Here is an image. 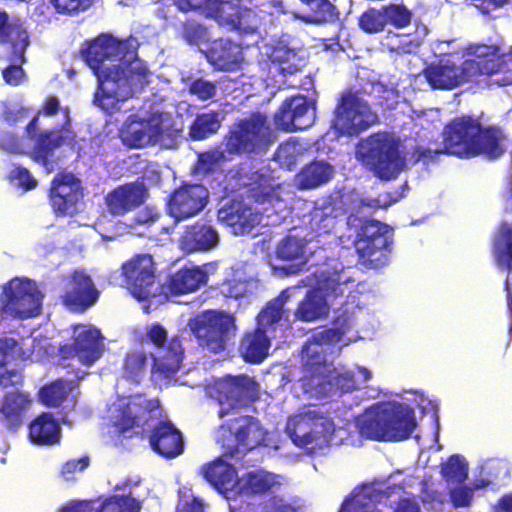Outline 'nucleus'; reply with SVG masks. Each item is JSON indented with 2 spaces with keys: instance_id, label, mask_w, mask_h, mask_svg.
<instances>
[{
  "instance_id": "nucleus-1",
  "label": "nucleus",
  "mask_w": 512,
  "mask_h": 512,
  "mask_svg": "<svg viewBox=\"0 0 512 512\" xmlns=\"http://www.w3.org/2000/svg\"><path fill=\"white\" fill-rule=\"evenodd\" d=\"M133 38L117 39L102 33L81 49V56L97 78L93 102L106 114L121 111V104L149 82L147 64L137 56Z\"/></svg>"
},
{
  "instance_id": "nucleus-2",
  "label": "nucleus",
  "mask_w": 512,
  "mask_h": 512,
  "mask_svg": "<svg viewBox=\"0 0 512 512\" xmlns=\"http://www.w3.org/2000/svg\"><path fill=\"white\" fill-rule=\"evenodd\" d=\"M443 149H431L421 145L414 147L411 155L415 162L428 164L441 153L461 158L485 155L497 159L505 153V135L495 126L483 127L471 116L452 119L444 127Z\"/></svg>"
},
{
  "instance_id": "nucleus-3",
  "label": "nucleus",
  "mask_w": 512,
  "mask_h": 512,
  "mask_svg": "<svg viewBox=\"0 0 512 512\" xmlns=\"http://www.w3.org/2000/svg\"><path fill=\"white\" fill-rule=\"evenodd\" d=\"M275 135L266 114L253 112L248 117L236 120L223 136L224 148L198 154V164L211 172L223 162L235 156H254L265 153L274 142Z\"/></svg>"
},
{
  "instance_id": "nucleus-4",
  "label": "nucleus",
  "mask_w": 512,
  "mask_h": 512,
  "mask_svg": "<svg viewBox=\"0 0 512 512\" xmlns=\"http://www.w3.org/2000/svg\"><path fill=\"white\" fill-rule=\"evenodd\" d=\"M471 56L461 65L450 60L440 59L428 64L422 74L433 90H452L470 82L479 75H493L503 71V55L492 46L474 45L468 48Z\"/></svg>"
},
{
  "instance_id": "nucleus-5",
  "label": "nucleus",
  "mask_w": 512,
  "mask_h": 512,
  "mask_svg": "<svg viewBox=\"0 0 512 512\" xmlns=\"http://www.w3.org/2000/svg\"><path fill=\"white\" fill-rule=\"evenodd\" d=\"M346 224L354 233L353 246L362 266L380 269L389 263L394 233L388 224L355 214L347 216Z\"/></svg>"
},
{
  "instance_id": "nucleus-6",
  "label": "nucleus",
  "mask_w": 512,
  "mask_h": 512,
  "mask_svg": "<svg viewBox=\"0 0 512 512\" xmlns=\"http://www.w3.org/2000/svg\"><path fill=\"white\" fill-rule=\"evenodd\" d=\"M416 426L415 412L410 406L389 402L367 411L359 423V432L371 440L400 442L410 438Z\"/></svg>"
},
{
  "instance_id": "nucleus-7",
  "label": "nucleus",
  "mask_w": 512,
  "mask_h": 512,
  "mask_svg": "<svg viewBox=\"0 0 512 512\" xmlns=\"http://www.w3.org/2000/svg\"><path fill=\"white\" fill-rule=\"evenodd\" d=\"M378 122V115L360 90H345L334 108L332 128L338 137H357Z\"/></svg>"
},
{
  "instance_id": "nucleus-8",
  "label": "nucleus",
  "mask_w": 512,
  "mask_h": 512,
  "mask_svg": "<svg viewBox=\"0 0 512 512\" xmlns=\"http://www.w3.org/2000/svg\"><path fill=\"white\" fill-rule=\"evenodd\" d=\"M266 439V431L260 421L253 416L245 415L229 420L220 426L217 443L226 458H239L247 452L262 445Z\"/></svg>"
},
{
  "instance_id": "nucleus-9",
  "label": "nucleus",
  "mask_w": 512,
  "mask_h": 512,
  "mask_svg": "<svg viewBox=\"0 0 512 512\" xmlns=\"http://www.w3.org/2000/svg\"><path fill=\"white\" fill-rule=\"evenodd\" d=\"M189 327L199 346L212 353L225 351L237 331L235 317L218 310L203 311L190 321Z\"/></svg>"
},
{
  "instance_id": "nucleus-10",
  "label": "nucleus",
  "mask_w": 512,
  "mask_h": 512,
  "mask_svg": "<svg viewBox=\"0 0 512 512\" xmlns=\"http://www.w3.org/2000/svg\"><path fill=\"white\" fill-rule=\"evenodd\" d=\"M286 429L297 447L315 449L329 444L335 424L326 414L307 408L290 417Z\"/></svg>"
},
{
  "instance_id": "nucleus-11",
  "label": "nucleus",
  "mask_w": 512,
  "mask_h": 512,
  "mask_svg": "<svg viewBox=\"0 0 512 512\" xmlns=\"http://www.w3.org/2000/svg\"><path fill=\"white\" fill-rule=\"evenodd\" d=\"M353 282L342 272L323 273L318 280L319 288L309 289L294 311L295 320L313 322L329 314L327 297L343 296V286Z\"/></svg>"
},
{
  "instance_id": "nucleus-12",
  "label": "nucleus",
  "mask_w": 512,
  "mask_h": 512,
  "mask_svg": "<svg viewBox=\"0 0 512 512\" xmlns=\"http://www.w3.org/2000/svg\"><path fill=\"white\" fill-rule=\"evenodd\" d=\"M211 396L218 402V416L223 418L234 410L246 408L259 399L257 381L246 375H226L216 380Z\"/></svg>"
},
{
  "instance_id": "nucleus-13",
  "label": "nucleus",
  "mask_w": 512,
  "mask_h": 512,
  "mask_svg": "<svg viewBox=\"0 0 512 512\" xmlns=\"http://www.w3.org/2000/svg\"><path fill=\"white\" fill-rule=\"evenodd\" d=\"M38 117L34 116L26 125V132L34 139L31 156L47 172H53L60 160L55 152L63 146L74 149L77 145L76 134L69 127L59 126L36 133Z\"/></svg>"
},
{
  "instance_id": "nucleus-14",
  "label": "nucleus",
  "mask_w": 512,
  "mask_h": 512,
  "mask_svg": "<svg viewBox=\"0 0 512 512\" xmlns=\"http://www.w3.org/2000/svg\"><path fill=\"white\" fill-rule=\"evenodd\" d=\"M42 295L36 283L30 279L14 278L3 285L0 294V308L3 312L19 319L40 314Z\"/></svg>"
},
{
  "instance_id": "nucleus-15",
  "label": "nucleus",
  "mask_w": 512,
  "mask_h": 512,
  "mask_svg": "<svg viewBox=\"0 0 512 512\" xmlns=\"http://www.w3.org/2000/svg\"><path fill=\"white\" fill-rule=\"evenodd\" d=\"M146 337L154 347L163 349L160 356H152V373L157 374L162 379L173 378L180 370L184 358V347L181 338L178 335L168 338L166 328L159 322L150 325Z\"/></svg>"
},
{
  "instance_id": "nucleus-16",
  "label": "nucleus",
  "mask_w": 512,
  "mask_h": 512,
  "mask_svg": "<svg viewBox=\"0 0 512 512\" xmlns=\"http://www.w3.org/2000/svg\"><path fill=\"white\" fill-rule=\"evenodd\" d=\"M104 352L103 337L99 329L92 326L74 328L72 342L58 349L62 360L77 358L82 365L91 366Z\"/></svg>"
},
{
  "instance_id": "nucleus-17",
  "label": "nucleus",
  "mask_w": 512,
  "mask_h": 512,
  "mask_svg": "<svg viewBox=\"0 0 512 512\" xmlns=\"http://www.w3.org/2000/svg\"><path fill=\"white\" fill-rule=\"evenodd\" d=\"M121 274L127 287L138 300H147L155 294L156 267L151 255L133 256L122 264Z\"/></svg>"
},
{
  "instance_id": "nucleus-18",
  "label": "nucleus",
  "mask_w": 512,
  "mask_h": 512,
  "mask_svg": "<svg viewBox=\"0 0 512 512\" xmlns=\"http://www.w3.org/2000/svg\"><path fill=\"white\" fill-rule=\"evenodd\" d=\"M367 161L374 174L383 180H390L399 173L397 144L386 134H374L368 139Z\"/></svg>"
},
{
  "instance_id": "nucleus-19",
  "label": "nucleus",
  "mask_w": 512,
  "mask_h": 512,
  "mask_svg": "<svg viewBox=\"0 0 512 512\" xmlns=\"http://www.w3.org/2000/svg\"><path fill=\"white\" fill-rule=\"evenodd\" d=\"M208 203V191L202 184L182 183L168 196L166 209L176 222L199 214Z\"/></svg>"
},
{
  "instance_id": "nucleus-20",
  "label": "nucleus",
  "mask_w": 512,
  "mask_h": 512,
  "mask_svg": "<svg viewBox=\"0 0 512 512\" xmlns=\"http://www.w3.org/2000/svg\"><path fill=\"white\" fill-rule=\"evenodd\" d=\"M141 437L148 440L153 452L164 459H174L183 454L185 441L182 432L169 420H158L142 428Z\"/></svg>"
},
{
  "instance_id": "nucleus-21",
  "label": "nucleus",
  "mask_w": 512,
  "mask_h": 512,
  "mask_svg": "<svg viewBox=\"0 0 512 512\" xmlns=\"http://www.w3.org/2000/svg\"><path fill=\"white\" fill-rule=\"evenodd\" d=\"M83 196L80 181L72 174L59 173L51 181L49 200L52 210L57 217L74 216L77 214Z\"/></svg>"
},
{
  "instance_id": "nucleus-22",
  "label": "nucleus",
  "mask_w": 512,
  "mask_h": 512,
  "mask_svg": "<svg viewBox=\"0 0 512 512\" xmlns=\"http://www.w3.org/2000/svg\"><path fill=\"white\" fill-rule=\"evenodd\" d=\"M314 120L315 112L303 95L287 97L273 115L275 127L284 132L305 130Z\"/></svg>"
},
{
  "instance_id": "nucleus-23",
  "label": "nucleus",
  "mask_w": 512,
  "mask_h": 512,
  "mask_svg": "<svg viewBox=\"0 0 512 512\" xmlns=\"http://www.w3.org/2000/svg\"><path fill=\"white\" fill-rule=\"evenodd\" d=\"M218 221L230 228L231 233L242 236L260 224L261 213L245 202L242 196L227 200L217 211Z\"/></svg>"
},
{
  "instance_id": "nucleus-24",
  "label": "nucleus",
  "mask_w": 512,
  "mask_h": 512,
  "mask_svg": "<svg viewBox=\"0 0 512 512\" xmlns=\"http://www.w3.org/2000/svg\"><path fill=\"white\" fill-rule=\"evenodd\" d=\"M99 296L100 291L91 276L83 270H75L66 283L61 300L69 310L84 312L98 301Z\"/></svg>"
},
{
  "instance_id": "nucleus-25",
  "label": "nucleus",
  "mask_w": 512,
  "mask_h": 512,
  "mask_svg": "<svg viewBox=\"0 0 512 512\" xmlns=\"http://www.w3.org/2000/svg\"><path fill=\"white\" fill-rule=\"evenodd\" d=\"M148 196L142 181L124 183L109 191L105 196L107 210L113 216H123L140 207Z\"/></svg>"
},
{
  "instance_id": "nucleus-26",
  "label": "nucleus",
  "mask_w": 512,
  "mask_h": 512,
  "mask_svg": "<svg viewBox=\"0 0 512 512\" xmlns=\"http://www.w3.org/2000/svg\"><path fill=\"white\" fill-rule=\"evenodd\" d=\"M33 398L27 391L6 392L0 402V423L9 431H17L31 409Z\"/></svg>"
},
{
  "instance_id": "nucleus-27",
  "label": "nucleus",
  "mask_w": 512,
  "mask_h": 512,
  "mask_svg": "<svg viewBox=\"0 0 512 512\" xmlns=\"http://www.w3.org/2000/svg\"><path fill=\"white\" fill-rule=\"evenodd\" d=\"M205 57L215 70L224 72L240 69L244 61L241 45L224 38L213 40L205 51Z\"/></svg>"
},
{
  "instance_id": "nucleus-28",
  "label": "nucleus",
  "mask_w": 512,
  "mask_h": 512,
  "mask_svg": "<svg viewBox=\"0 0 512 512\" xmlns=\"http://www.w3.org/2000/svg\"><path fill=\"white\" fill-rule=\"evenodd\" d=\"M236 189L259 204L269 201L274 194L271 178L258 170L239 169L235 173Z\"/></svg>"
},
{
  "instance_id": "nucleus-29",
  "label": "nucleus",
  "mask_w": 512,
  "mask_h": 512,
  "mask_svg": "<svg viewBox=\"0 0 512 512\" xmlns=\"http://www.w3.org/2000/svg\"><path fill=\"white\" fill-rule=\"evenodd\" d=\"M334 175L335 168L331 163L314 158L305 163L294 175V185L301 191L315 190L328 184Z\"/></svg>"
},
{
  "instance_id": "nucleus-30",
  "label": "nucleus",
  "mask_w": 512,
  "mask_h": 512,
  "mask_svg": "<svg viewBox=\"0 0 512 512\" xmlns=\"http://www.w3.org/2000/svg\"><path fill=\"white\" fill-rule=\"evenodd\" d=\"M302 371L304 378L313 385L328 382L332 364L326 359V352L320 345H304L302 348Z\"/></svg>"
},
{
  "instance_id": "nucleus-31",
  "label": "nucleus",
  "mask_w": 512,
  "mask_h": 512,
  "mask_svg": "<svg viewBox=\"0 0 512 512\" xmlns=\"http://www.w3.org/2000/svg\"><path fill=\"white\" fill-rule=\"evenodd\" d=\"M28 439L36 446H56L62 438L60 422L51 412H41L28 424Z\"/></svg>"
},
{
  "instance_id": "nucleus-32",
  "label": "nucleus",
  "mask_w": 512,
  "mask_h": 512,
  "mask_svg": "<svg viewBox=\"0 0 512 512\" xmlns=\"http://www.w3.org/2000/svg\"><path fill=\"white\" fill-rule=\"evenodd\" d=\"M123 142L131 148H143L155 144L163 136L159 123L150 120H133L121 129Z\"/></svg>"
},
{
  "instance_id": "nucleus-33",
  "label": "nucleus",
  "mask_w": 512,
  "mask_h": 512,
  "mask_svg": "<svg viewBox=\"0 0 512 512\" xmlns=\"http://www.w3.org/2000/svg\"><path fill=\"white\" fill-rule=\"evenodd\" d=\"M208 274L205 269L185 265L172 273L167 279V289L172 295H183L194 292L207 283Z\"/></svg>"
},
{
  "instance_id": "nucleus-34",
  "label": "nucleus",
  "mask_w": 512,
  "mask_h": 512,
  "mask_svg": "<svg viewBox=\"0 0 512 512\" xmlns=\"http://www.w3.org/2000/svg\"><path fill=\"white\" fill-rule=\"evenodd\" d=\"M219 241L218 232L211 225L195 222L181 236V246L186 252L209 251Z\"/></svg>"
},
{
  "instance_id": "nucleus-35",
  "label": "nucleus",
  "mask_w": 512,
  "mask_h": 512,
  "mask_svg": "<svg viewBox=\"0 0 512 512\" xmlns=\"http://www.w3.org/2000/svg\"><path fill=\"white\" fill-rule=\"evenodd\" d=\"M270 344L265 329L258 326L244 333L238 347L239 354L246 363L259 364L268 356Z\"/></svg>"
},
{
  "instance_id": "nucleus-36",
  "label": "nucleus",
  "mask_w": 512,
  "mask_h": 512,
  "mask_svg": "<svg viewBox=\"0 0 512 512\" xmlns=\"http://www.w3.org/2000/svg\"><path fill=\"white\" fill-rule=\"evenodd\" d=\"M201 474L210 485L219 491L232 490L238 480L236 468L221 457L204 464L201 467Z\"/></svg>"
},
{
  "instance_id": "nucleus-37",
  "label": "nucleus",
  "mask_w": 512,
  "mask_h": 512,
  "mask_svg": "<svg viewBox=\"0 0 512 512\" xmlns=\"http://www.w3.org/2000/svg\"><path fill=\"white\" fill-rule=\"evenodd\" d=\"M238 493L247 497H260L280 483L277 476L264 470L249 471L237 480Z\"/></svg>"
},
{
  "instance_id": "nucleus-38",
  "label": "nucleus",
  "mask_w": 512,
  "mask_h": 512,
  "mask_svg": "<svg viewBox=\"0 0 512 512\" xmlns=\"http://www.w3.org/2000/svg\"><path fill=\"white\" fill-rule=\"evenodd\" d=\"M269 70L279 75H292L300 71L302 60L294 49L277 43L267 54Z\"/></svg>"
},
{
  "instance_id": "nucleus-39",
  "label": "nucleus",
  "mask_w": 512,
  "mask_h": 512,
  "mask_svg": "<svg viewBox=\"0 0 512 512\" xmlns=\"http://www.w3.org/2000/svg\"><path fill=\"white\" fill-rule=\"evenodd\" d=\"M73 389V381L59 378L43 386L39 391V398L45 406L57 408L63 404Z\"/></svg>"
},
{
  "instance_id": "nucleus-40",
  "label": "nucleus",
  "mask_w": 512,
  "mask_h": 512,
  "mask_svg": "<svg viewBox=\"0 0 512 512\" xmlns=\"http://www.w3.org/2000/svg\"><path fill=\"white\" fill-rule=\"evenodd\" d=\"M220 127L221 121L217 111L200 113L189 126V136L192 140L201 141L217 133Z\"/></svg>"
},
{
  "instance_id": "nucleus-41",
  "label": "nucleus",
  "mask_w": 512,
  "mask_h": 512,
  "mask_svg": "<svg viewBox=\"0 0 512 512\" xmlns=\"http://www.w3.org/2000/svg\"><path fill=\"white\" fill-rule=\"evenodd\" d=\"M3 35L11 44L12 53L16 55L21 61L25 60V53L30 45V38L26 27L20 21V19H14L12 22H7V26L3 32Z\"/></svg>"
},
{
  "instance_id": "nucleus-42",
  "label": "nucleus",
  "mask_w": 512,
  "mask_h": 512,
  "mask_svg": "<svg viewBox=\"0 0 512 512\" xmlns=\"http://www.w3.org/2000/svg\"><path fill=\"white\" fill-rule=\"evenodd\" d=\"M302 4L311 9L305 18L307 23L326 24L334 23L339 19V11L330 0H300Z\"/></svg>"
},
{
  "instance_id": "nucleus-43",
  "label": "nucleus",
  "mask_w": 512,
  "mask_h": 512,
  "mask_svg": "<svg viewBox=\"0 0 512 512\" xmlns=\"http://www.w3.org/2000/svg\"><path fill=\"white\" fill-rule=\"evenodd\" d=\"M290 298L289 289L282 290L279 295L269 301L258 315V325L272 327L277 324L283 317L284 305Z\"/></svg>"
},
{
  "instance_id": "nucleus-44",
  "label": "nucleus",
  "mask_w": 512,
  "mask_h": 512,
  "mask_svg": "<svg viewBox=\"0 0 512 512\" xmlns=\"http://www.w3.org/2000/svg\"><path fill=\"white\" fill-rule=\"evenodd\" d=\"M494 256L497 265L508 270L512 268V228L503 225L494 240Z\"/></svg>"
},
{
  "instance_id": "nucleus-45",
  "label": "nucleus",
  "mask_w": 512,
  "mask_h": 512,
  "mask_svg": "<svg viewBox=\"0 0 512 512\" xmlns=\"http://www.w3.org/2000/svg\"><path fill=\"white\" fill-rule=\"evenodd\" d=\"M147 364L148 354L145 351H128L122 366L124 377L139 383L147 371Z\"/></svg>"
},
{
  "instance_id": "nucleus-46",
  "label": "nucleus",
  "mask_w": 512,
  "mask_h": 512,
  "mask_svg": "<svg viewBox=\"0 0 512 512\" xmlns=\"http://www.w3.org/2000/svg\"><path fill=\"white\" fill-rule=\"evenodd\" d=\"M181 12H197L210 18L221 17V0H172Z\"/></svg>"
},
{
  "instance_id": "nucleus-47",
  "label": "nucleus",
  "mask_w": 512,
  "mask_h": 512,
  "mask_svg": "<svg viewBox=\"0 0 512 512\" xmlns=\"http://www.w3.org/2000/svg\"><path fill=\"white\" fill-rule=\"evenodd\" d=\"M94 512H139L140 505L130 496H110L102 501L93 499Z\"/></svg>"
},
{
  "instance_id": "nucleus-48",
  "label": "nucleus",
  "mask_w": 512,
  "mask_h": 512,
  "mask_svg": "<svg viewBox=\"0 0 512 512\" xmlns=\"http://www.w3.org/2000/svg\"><path fill=\"white\" fill-rule=\"evenodd\" d=\"M382 7L387 26L402 30L411 25L413 12L404 3L390 2Z\"/></svg>"
},
{
  "instance_id": "nucleus-49",
  "label": "nucleus",
  "mask_w": 512,
  "mask_h": 512,
  "mask_svg": "<svg viewBox=\"0 0 512 512\" xmlns=\"http://www.w3.org/2000/svg\"><path fill=\"white\" fill-rule=\"evenodd\" d=\"M441 475L447 483L462 484L468 477V464L458 454H453L441 464Z\"/></svg>"
},
{
  "instance_id": "nucleus-50",
  "label": "nucleus",
  "mask_w": 512,
  "mask_h": 512,
  "mask_svg": "<svg viewBox=\"0 0 512 512\" xmlns=\"http://www.w3.org/2000/svg\"><path fill=\"white\" fill-rule=\"evenodd\" d=\"M359 28L367 34H378L387 27L383 7H370L358 18Z\"/></svg>"
},
{
  "instance_id": "nucleus-51",
  "label": "nucleus",
  "mask_w": 512,
  "mask_h": 512,
  "mask_svg": "<svg viewBox=\"0 0 512 512\" xmlns=\"http://www.w3.org/2000/svg\"><path fill=\"white\" fill-rule=\"evenodd\" d=\"M492 484V480H480L474 482L473 487L457 484L450 490V500L454 508L469 507L472 503L474 491Z\"/></svg>"
},
{
  "instance_id": "nucleus-52",
  "label": "nucleus",
  "mask_w": 512,
  "mask_h": 512,
  "mask_svg": "<svg viewBox=\"0 0 512 512\" xmlns=\"http://www.w3.org/2000/svg\"><path fill=\"white\" fill-rule=\"evenodd\" d=\"M305 242L295 236L288 235L283 238L276 249V255L281 260H296L304 256Z\"/></svg>"
},
{
  "instance_id": "nucleus-53",
  "label": "nucleus",
  "mask_w": 512,
  "mask_h": 512,
  "mask_svg": "<svg viewBox=\"0 0 512 512\" xmlns=\"http://www.w3.org/2000/svg\"><path fill=\"white\" fill-rule=\"evenodd\" d=\"M369 95L372 96V103L384 109H391L396 103L397 92L395 89L384 85L381 82H373L370 85Z\"/></svg>"
},
{
  "instance_id": "nucleus-54",
  "label": "nucleus",
  "mask_w": 512,
  "mask_h": 512,
  "mask_svg": "<svg viewBox=\"0 0 512 512\" xmlns=\"http://www.w3.org/2000/svg\"><path fill=\"white\" fill-rule=\"evenodd\" d=\"M95 0H49L55 12L60 15L74 16L88 10Z\"/></svg>"
},
{
  "instance_id": "nucleus-55",
  "label": "nucleus",
  "mask_w": 512,
  "mask_h": 512,
  "mask_svg": "<svg viewBox=\"0 0 512 512\" xmlns=\"http://www.w3.org/2000/svg\"><path fill=\"white\" fill-rule=\"evenodd\" d=\"M9 61L11 64L2 70V77L6 84L19 86L26 80V73L22 67L26 59L21 61L16 55H10Z\"/></svg>"
},
{
  "instance_id": "nucleus-56",
  "label": "nucleus",
  "mask_w": 512,
  "mask_h": 512,
  "mask_svg": "<svg viewBox=\"0 0 512 512\" xmlns=\"http://www.w3.org/2000/svg\"><path fill=\"white\" fill-rule=\"evenodd\" d=\"M206 28L193 20L185 21L181 26V37L190 45H199L206 38Z\"/></svg>"
},
{
  "instance_id": "nucleus-57",
  "label": "nucleus",
  "mask_w": 512,
  "mask_h": 512,
  "mask_svg": "<svg viewBox=\"0 0 512 512\" xmlns=\"http://www.w3.org/2000/svg\"><path fill=\"white\" fill-rule=\"evenodd\" d=\"M143 416H136L131 411L124 409L117 421L114 423L119 438H131L133 433L127 435L134 427L138 426Z\"/></svg>"
},
{
  "instance_id": "nucleus-58",
  "label": "nucleus",
  "mask_w": 512,
  "mask_h": 512,
  "mask_svg": "<svg viewBox=\"0 0 512 512\" xmlns=\"http://www.w3.org/2000/svg\"><path fill=\"white\" fill-rule=\"evenodd\" d=\"M188 91L191 95L196 96L199 100L206 101L216 95V83L203 78H197L190 82Z\"/></svg>"
},
{
  "instance_id": "nucleus-59",
  "label": "nucleus",
  "mask_w": 512,
  "mask_h": 512,
  "mask_svg": "<svg viewBox=\"0 0 512 512\" xmlns=\"http://www.w3.org/2000/svg\"><path fill=\"white\" fill-rule=\"evenodd\" d=\"M175 512H206L204 501L188 491L179 492V500Z\"/></svg>"
},
{
  "instance_id": "nucleus-60",
  "label": "nucleus",
  "mask_w": 512,
  "mask_h": 512,
  "mask_svg": "<svg viewBox=\"0 0 512 512\" xmlns=\"http://www.w3.org/2000/svg\"><path fill=\"white\" fill-rule=\"evenodd\" d=\"M8 178L11 182L16 181L18 187L24 191L32 190L37 186V181L33 178L30 171L21 165H14Z\"/></svg>"
},
{
  "instance_id": "nucleus-61",
  "label": "nucleus",
  "mask_w": 512,
  "mask_h": 512,
  "mask_svg": "<svg viewBox=\"0 0 512 512\" xmlns=\"http://www.w3.org/2000/svg\"><path fill=\"white\" fill-rule=\"evenodd\" d=\"M29 109L17 103H5L2 108L1 118L9 125H15L27 118Z\"/></svg>"
},
{
  "instance_id": "nucleus-62",
  "label": "nucleus",
  "mask_w": 512,
  "mask_h": 512,
  "mask_svg": "<svg viewBox=\"0 0 512 512\" xmlns=\"http://www.w3.org/2000/svg\"><path fill=\"white\" fill-rule=\"evenodd\" d=\"M219 292L225 298L239 299L245 293L244 282L236 278H226L218 284Z\"/></svg>"
},
{
  "instance_id": "nucleus-63",
  "label": "nucleus",
  "mask_w": 512,
  "mask_h": 512,
  "mask_svg": "<svg viewBox=\"0 0 512 512\" xmlns=\"http://www.w3.org/2000/svg\"><path fill=\"white\" fill-rule=\"evenodd\" d=\"M21 351L17 340L9 337L0 338V368L14 360Z\"/></svg>"
},
{
  "instance_id": "nucleus-64",
  "label": "nucleus",
  "mask_w": 512,
  "mask_h": 512,
  "mask_svg": "<svg viewBox=\"0 0 512 512\" xmlns=\"http://www.w3.org/2000/svg\"><path fill=\"white\" fill-rule=\"evenodd\" d=\"M261 512H297V509L284 497L273 495L263 502Z\"/></svg>"
}]
</instances>
